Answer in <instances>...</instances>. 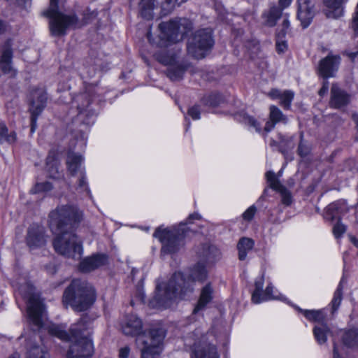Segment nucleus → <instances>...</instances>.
<instances>
[{"mask_svg": "<svg viewBox=\"0 0 358 358\" xmlns=\"http://www.w3.org/2000/svg\"><path fill=\"white\" fill-rule=\"evenodd\" d=\"M20 294L27 299V314L32 331L25 336L26 358H50V354L43 343L41 333L46 329L50 336L71 343L66 352L67 358H90L94 354L92 339L85 334L89 327L90 318L85 314L80 320L71 326L69 332L65 327L50 324L44 327L43 315L44 305L39 296L33 292V287L27 283L18 287Z\"/></svg>", "mask_w": 358, "mask_h": 358, "instance_id": "nucleus-1", "label": "nucleus"}, {"mask_svg": "<svg viewBox=\"0 0 358 358\" xmlns=\"http://www.w3.org/2000/svg\"><path fill=\"white\" fill-rule=\"evenodd\" d=\"M49 218L51 231L56 234L53 241L55 251L69 258H80L83 248L74 230L83 220V211L76 206L63 205L51 211Z\"/></svg>", "mask_w": 358, "mask_h": 358, "instance_id": "nucleus-2", "label": "nucleus"}, {"mask_svg": "<svg viewBox=\"0 0 358 358\" xmlns=\"http://www.w3.org/2000/svg\"><path fill=\"white\" fill-rule=\"evenodd\" d=\"M208 272L203 263L198 262L190 270L186 279L181 272H175L166 282L157 284L154 301L158 306L168 308L178 299H184L194 291V282H203Z\"/></svg>", "mask_w": 358, "mask_h": 358, "instance_id": "nucleus-3", "label": "nucleus"}, {"mask_svg": "<svg viewBox=\"0 0 358 358\" xmlns=\"http://www.w3.org/2000/svg\"><path fill=\"white\" fill-rule=\"evenodd\" d=\"M143 324L136 315L128 316L122 326L125 335L137 336L136 343L141 349V358H157L162 351V345L166 336L163 328H151L148 331H142Z\"/></svg>", "mask_w": 358, "mask_h": 358, "instance_id": "nucleus-4", "label": "nucleus"}, {"mask_svg": "<svg viewBox=\"0 0 358 358\" xmlns=\"http://www.w3.org/2000/svg\"><path fill=\"white\" fill-rule=\"evenodd\" d=\"M97 15L96 10H91L87 8L83 13L81 21H79L76 14L66 15L59 12L58 0H50L49 9L43 12V15L50 18V31L55 36H64L69 29H76L90 23Z\"/></svg>", "mask_w": 358, "mask_h": 358, "instance_id": "nucleus-5", "label": "nucleus"}, {"mask_svg": "<svg viewBox=\"0 0 358 358\" xmlns=\"http://www.w3.org/2000/svg\"><path fill=\"white\" fill-rule=\"evenodd\" d=\"M96 298L94 287L81 279L73 280L63 294V302L77 312L85 311L90 308Z\"/></svg>", "mask_w": 358, "mask_h": 358, "instance_id": "nucleus-6", "label": "nucleus"}, {"mask_svg": "<svg viewBox=\"0 0 358 358\" xmlns=\"http://www.w3.org/2000/svg\"><path fill=\"white\" fill-rule=\"evenodd\" d=\"M158 28L159 30L158 36L152 38L151 32L148 31V39L150 43L157 47H166L171 43L181 41L184 35L192 29V23L186 18L172 20L160 23Z\"/></svg>", "mask_w": 358, "mask_h": 358, "instance_id": "nucleus-7", "label": "nucleus"}, {"mask_svg": "<svg viewBox=\"0 0 358 358\" xmlns=\"http://www.w3.org/2000/svg\"><path fill=\"white\" fill-rule=\"evenodd\" d=\"M187 222H181L178 227L171 229L158 227L153 236L158 238L162 243V254H173L177 252L183 245L182 241L189 231L186 227Z\"/></svg>", "mask_w": 358, "mask_h": 358, "instance_id": "nucleus-8", "label": "nucleus"}, {"mask_svg": "<svg viewBox=\"0 0 358 358\" xmlns=\"http://www.w3.org/2000/svg\"><path fill=\"white\" fill-rule=\"evenodd\" d=\"M213 45L212 31L208 28L199 29L189 39L187 46V52L195 59H202Z\"/></svg>", "mask_w": 358, "mask_h": 358, "instance_id": "nucleus-9", "label": "nucleus"}, {"mask_svg": "<svg viewBox=\"0 0 358 358\" xmlns=\"http://www.w3.org/2000/svg\"><path fill=\"white\" fill-rule=\"evenodd\" d=\"M178 0H141L140 13L145 20H151L154 15V10L160 9L159 14L162 16L169 14L175 7Z\"/></svg>", "mask_w": 358, "mask_h": 358, "instance_id": "nucleus-10", "label": "nucleus"}, {"mask_svg": "<svg viewBox=\"0 0 358 358\" xmlns=\"http://www.w3.org/2000/svg\"><path fill=\"white\" fill-rule=\"evenodd\" d=\"M47 95L43 89H36L31 92L29 110L31 112V131L36 127L37 117L41 113L46 105Z\"/></svg>", "mask_w": 358, "mask_h": 358, "instance_id": "nucleus-11", "label": "nucleus"}, {"mask_svg": "<svg viewBox=\"0 0 358 358\" xmlns=\"http://www.w3.org/2000/svg\"><path fill=\"white\" fill-rule=\"evenodd\" d=\"M351 95L336 83L331 87L329 106L330 108L344 110L351 102Z\"/></svg>", "mask_w": 358, "mask_h": 358, "instance_id": "nucleus-12", "label": "nucleus"}, {"mask_svg": "<svg viewBox=\"0 0 358 358\" xmlns=\"http://www.w3.org/2000/svg\"><path fill=\"white\" fill-rule=\"evenodd\" d=\"M26 243L31 250L45 245L46 236L44 227L36 224L31 225L27 229Z\"/></svg>", "mask_w": 358, "mask_h": 358, "instance_id": "nucleus-13", "label": "nucleus"}, {"mask_svg": "<svg viewBox=\"0 0 358 358\" xmlns=\"http://www.w3.org/2000/svg\"><path fill=\"white\" fill-rule=\"evenodd\" d=\"M266 178L269 187L280 193L282 203L286 206H290L293 201L292 193L276 178L275 173L272 171H267Z\"/></svg>", "mask_w": 358, "mask_h": 358, "instance_id": "nucleus-14", "label": "nucleus"}, {"mask_svg": "<svg viewBox=\"0 0 358 358\" xmlns=\"http://www.w3.org/2000/svg\"><path fill=\"white\" fill-rule=\"evenodd\" d=\"M341 57L338 55H329L320 60L318 71L324 78L334 77L340 64Z\"/></svg>", "mask_w": 358, "mask_h": 358, "instance_id": "nucleus-15", "label": "nucleus"}, {"mask_svg": "<svg viewBox=\"0 0 358 358\" xmlns=\"http://www.w3.org/2000/svg\"><path fill=\"white\" fill-rule=\"evenodd\" d=\"M192 358H220L216 347L208 343L205 338L195 343L192 353Z\"/></svg>", "mask_w": 358, "mask_h": 358, "instance_id": "nucleus-16", "label": "nucleus"}, {"mask_svg": "<svg viewBox=\"0 0 358 358\" xmlns=\"http://www.w3.org/2000/svg\"><path fill=\"white\" fill-rule=\"evenodd\" d=\"M349 211L345 200H338L334 201L327 206L324 214V218L329 222H334L336 220H339L343 215Z\"/></svg>", "mask_w": 358, "mask_h": 358, "instance_id": "nucleus-17", "label": "nucleus"}, {"mask_svg": "<svg viewBox=\"0 0 358 358\" xmlns=\"http://www.w3.org/2000/svg\"><path fill=\"white\" fill-rule=\"evenodd\" d=\"M314 5L311 0H298L297 17L303 28L310 24L314 15Z\"/></svg>", "mask_w": 358, "mask_h": 358, "instance_id": "nucleus-18", "label": "nucleus"}, {"mask_svg": "<svg viewBox=\"0 0 358 358\" xmlns=\"http://www.w3.org/2000/svg\"><path fill=\"white\" fill-rule=\"evenodd\" d=\"M108 263V256L103 254H96L84 259L80 262L79 269L84 273L92 271Z\"/></svg>", "mask_w": 358, "mask_h": 358, "instance_id": "nucleus-19", "label": "nucleus"}, {"mask_svg": "<svg viewBox=\"0 0 358 358\" xmlns=\"http://www.w3.org/2000/svg\"><path fill=\"white\" fill-rule=\"evenodd\" d=\"M268 96L272 99H280V105L285 110H289L294 99V93L292 90L282 92L278 89H271L268 93Z\"/></svg>", "mask_w": 358, "mask_h": 358, "instance_id": "nucleus-20", "label": "nucleus"}, {"mask_svg": "<svg viewBox=\"0 0 358 358\" xmlns=\"http://www.w3.org/2000/svg\"><path fill=\"white\" fill-rule=\"evenodd\" d=\"M288 119L285 115L275 106L272 105L269 107V120L266 122L264 131L269 132L278 123L287 124Z\"/></svg>", "mask_w": 358, "mask_h": 358, "instance_id": "nucleus-21", "label": "nucleus"}, {"mask_svg": "<svg viewBox=\"0 0 358 358\" xmlns=\"http://www.w3.org/2000/svg\"><path fill=\"white\" fill-rule=\"evenodd\" d=\"M348 0H323L327 17L338 18L343 15V4Z\"/></svg>", "mask_w": 358, "mask_h": 358, "instance_id": "nucleus-22", "label": "nucleus"}, {"mask_svg": "<svg viewBox=\"0 0 358 358\" xmlns=\"http://www.w3.org/2000/svg\"><path fill=\"white\" fill-rule=\"evenodd\" d=\"M12 58V41L10 39H8L2 47V54L0 57V68L4 73L10 72Z\"/></svg>", "mask_w": 358, "mask_h": 358, "instance_id": "nucleus-23", "label": "nucleus"}, {"mask_svg": "<svg viewBox=\"0 0 358 358\" xmlns=\"http://www.w3.org/2000/svg\"><path fill=\"white\" fill-rule=\"evenodd\" d=\"M78 101H82V103H79L78 106L79 115H81L85 113L87 117V120L84 122V123L88 125L92 124L94 120L92 117L95 115V113L90 109L88 110V107L90 104L89 96L86 94H82L78 97Z\"/></svg>", "mask_w": 358, "mask_h": 358, "instance_id": "nucleus-24", "label": "nucleus"}, {"mask_svg": "<svg viewBox=\"0 0 358 358\" xmlns=\"http://www.w3.org/2000/svg\"><path fill=\"white\" fill-rule=\"evenodd\" d=\"M213 299V288L210 284H207L201 289L199 301L193 310V314H196L203 310Z\"/></svg>", "mask_w": 358, "mask_h": 358, "instance_id": "nucleus-25", "label": "nucleus"}, {"mask_svg": "<svg viewBox=\"0 0 358 358\" xmlns=\"http://www.w3.org/2000/svg\"><path fill=\"white\" fill-rule=\"evenodd\" d=\"M83 161V158L82 155L73 152H69L68 153L66 163L67 170L71 176H74L76 174Z\"/></svg>", "mask_w": 358, "mask_h": 358, "instance_id": "nucleus-26", "label": "nucleus"}, {"mask_svg": "<svg viewBox=\"0 0 358 358\" xmlns=\"http://www.w3.org/2000/svg\"><path fill=\"white\" fill-rule=\"evenodd\" d=\"M199 256L207 262L213 263L220 258V250L213 245H203L202 246V252H199Z\"/></svg>", "mask_w": 358, "mask_h": 358, "instance_id": "nucleus-27", "label": "nucleus"}, {"mask_svg": "<svg viewBox=\"0 0 358 358\" xmlns=\"http://www.w3.org/2000/svg\"><path fill=\"white\" fill-rule=\"evenodd\" d=\"M255 245V242L252 238L243 237L237 244L238 250V259L241 261L245 260L248 252L251 250Z\"/></svg>", "mask_w": 358, "mask_h": 358, "instance_id": "nucleus-28", "label": "nucleus"}, {"mask_svg": "<svg viewBox=\"0 0 358 358\" xmlns=\"http://www.w3.org/2000/svg\"><path fill=\"white\" fill-rule=\"evenodd\" d=\"M330 333V329L326 324L316 325L313 329V334L317 342L322 345L327 342V336Z\"/></svg>", "mask_w": 358, "mask_h": 358, "instance_id": "nucleus-29", "label": "nucleus"}, {"mask_svg": "<svg viewBox=\"0 0 358 358\" xmlns=\"http://www.w3.org/2000/svg\"><path fill=\"white\" fill-rule=\"evenodd\" d=\"M342 342L347 348H354L358 345V331L356 329L345 331L342 335Z\"/></svg>", "mask_w": 358, "mask_h": 358, "instance_id": "nucleus-30", "label": "nucleus"}, {"mask_svg": "<svg viewBox=\"0 0 358 358\" xmlns=\"http://www.w3.org/2000/svg\"><path fill=\"white\" fill-rule=\"evenodd\" d=\"M46 167L49 176L52 178L56 179L60 177L59 172V162L55 157L49 155L46 159Z\"/></svg>", "mask_w": 358, "mask_h": 358, "instance_id": "nucleus-31", "label": "nucleus"}, {"mask_svg": "<svg viewBox=\"0 0 358 358\" xmlns=\"http://www.w3.org/2000/svg\"><path fill=\"white\" fill-rule=\"evenodd\" d=\"M185 71L186 69L182 65L170 66L166 71V76L172 81H178L182 78Z\"/></svg>", "mask_w": 358, "mask_h": 358, "instance_id": "nucleus-32", "label": "nucleus"}, {"mask_svg": "<svg viewBox=\"0 0 358 358\" xmlns=\"http://www.w3.org/2000/svg\"><path fill=\"white\" fill-rule=\"evenodd\" d=\"M343 279H341L336 290L334 292V297L331 301L332 313H333L338 310V307L341 305L342 299H343Z\"/></svg>", "mask_w": 358, "mask_h": 358, "instance_id": "nucleus-33", "label": "nucleus"}, {"mask_svg": "<svg viewBox=\"0 0 358 358\" xmlns=\"http://www.w3.org/2000/svg\"><path fill=\"white\" fill-rule=\"evenodd\" d=\"M299 310L303 313V315L310 321L320 322L324 320V315L321 310Z\"/></svg>", "mask_w": 358, "mask_h": 358, "instance_id": "nucleus-34", "label": "nucleus"}, {"mask_svg": "<svg viewBox=\"0 0 358 358\" xmlns=\"http://www.w3.org/2000/svg\"><path fill=\"white\" fill-rule=\"evenodd\" d=\"M202 101L206 106L216 107L222 103L224 99L220 94H210L203 97Z\"/></svg>", "mask_w": 358, "mask_h": 358, "instance_id": "nucleus-35", "label": "nucleus"}, {"mask_svg": "<svg viewBox=\"0 0 358 358\" xmlns=\"http://www.w3.org/2000/svg\"><path fill=\"white\" fill-rule=\"evenodd\" d=\"M264 278L261 277L259 279L257 280L255 282V289L252 294V301L255 303H261L260 295L263 292L264 287Z\"/></svg>", "mask_w": 358, "mask_h": 358, "instance_id": "nucleus-36", "label": "nucleus"}, {"mask_svg": "<svg viewBox=\"0 0 358 358\" xmlns=\"http://www.w3.org/2000/svg\"><path fill=\"white\" fill-rule=\"evenodd\" d=\"M155 57L159 62L164 65H170L175 62V56L173 55H169L164 50L156 52L155 54Z\"/></svg>", "mask_w": 358, "mask_h": 358, "instance_id": "nucleus-37", "label": "nucleus"}, {"mask_svg": "<svg viewBox=\"0 0 358 358\" xmlns=\"http://www.w3.org/2000/svg\"><path fill=\"white\" fill-rule=\"evenodd\" d=\"M0 136L1 139L9 143H14L16 140L15 133L14 131L8 133L7 127L3 123L0 124Z\"/></svg>", "mask_w": 358, "mask_h": 358, "instance_id": "nucleus-38", "label": "nucleus"}, {"mask_svg": "<svg viewBox=\"0 0 358 358\" xmlns=\"http://www.w3.org/2000/svg\"><path fill=\"white\" fill-rule=\"evenodd\" d=\"M77 190L80 192H85L86 194L90 197L92 196L85 172H80V178L78 179V182L77 185Z\"/></svg>", "mask_w": 358, "mask_h": 358, "instance_id": "nucleus-39", "label": "nucleus"}, {"mask_svg": "<svg viewBox=\"0 0 358 358\" xmlns=\"http://www.w3.org/2000/svg\"><path fill=\"white\" fill-rule=\"evenodd\" d=\"M286 32L282 30L280 31L276 34V50L278 53H283L287 50V45L283 38L285 36Z\"/></svg>", "mask_w": 358, "mask_h": 358, "instance_id": "nucleus-40", "label": "nucleus"}, {"mask_svg": "<svg viewBox=\"0 0 358 358\" xmlns=\"http://www.w3.org/2000/svg\"><path fill=\"white\" fill-rule=\"evenodd\" d=\"M281 15L282 10L280 8L276 7L271 8L268 15L267 24L271 27L274 26Z\"/></svg>", "mask_w": 358, "mask_h": 358, "instance_id": "nucleus-41", "label": "nucleus"}, {"mask_svg": "<svg viewBox=\"0 0 358 358\" xmlns=\"http://www.w3.org/2000/svg\"><path fill=\"white\" fill-rule=\"evenodd\" d=\"M273 287L271 285H268L265 290H263L260 295L261 302L265 301H269L273 299H280L285 300V299L282 296H275L273 295Z\"/></svg>", "mask_w": 358, "mask_h": 358, "instance_id": "nucleus-42", "label": "nucleus"}, {"mask_svg": "<svg viewBox=\"0 0 358 358\" xmlns=\"http://www.w3.org/2000/svg\"><path fill=\"white\" fill-rule=\"evenodd\" d=\"M346 231V226L341 222V217L333 227V234L336 238H339Z\"/></svg>", "mask_w": 358, "mask_h": 358, "instance_id": "nucleus-43", "label": "nucleus"}, {"mask_svg": "<svg viewBox=\"0 0 358 358\" xmlns=\"http://www.w3.org/2000/svg\"><path fill=\"white\" fill-rule=\"evenodd\" d=\"M302 136H303V135H301V138H302ZM297 151H298V154L301 157H306L307 155H308V154L310 153V148L309 145L304 143V142L302 141V139H301V141L298 146Z\"/></svg>", "mask_w": 358, "mask_h": 358, "instance_id": "nucleus-44", "label": "nucleus"}, {"mask_svg": "<svg viewBox=\"0 0 358 358\" xmlns=\"http://www.w3.org/2000/svg\"><path fill=\"white\" fill-rule=\"evenodd\" d=\"M52 189V185L49 182L37 183L34 187V192H48Z\"/></svg>", "mask_w": 358, "mask_h": 358, "instance_id": "nucleus-45", "label": "nucleus"}, {"mask_svg": "<svg viewBox=\"0 0 358 358\" xmlns=\"http://www.w3.org/2000/svg\"><path fill=\"white\" fill-rule=\"evenodd\" d=\"M257 212V208L252 205L249 207L242 215L243 219L245 221H251Z\"/></svg>", "mask_w": 358, "mask_h": 358, "instance_id": "nucleus-46", "label": "nucleus"}, {"mask_svg": "<svg viewBox=\"0 0 358 358\" xmlns=\"http://www.w3.org/2000/svg\"><path fill=\"white\" fill-rule=\"evenodd\" d=\"M245 122L249 124L251 127H253L256 131H261V127L260 124L257 122V120L252 117V116H246L245 117Z\"/></svg>", "mask_w": 358, "mask_h": 358, "instance_id": "nucleus-47", "label": "nucleus"}, {"mask_svg": "<svg viewBox=\"0 0 358 358\" xmlns=\"http://www.w3.org/2000/svg\"><path fill=\"white\" fill-rule=\"evenodd\" d=\"M187 113L193 120H199L200 118V110L198 106L189 108Z\"/></svg>", "mask_w": 358, "mask_h": 358, "instance_id": "nucleus-48", "label": "nucleus"}, {"mask_svg": "<svg viewBox=\"0 0 358 358\" xmlns=\"http://www.w3.org/2000/svg\"><path fill=\"white\" fill-rule=\"evenodd\" d=\"M130 349L129 347L126 346L122 348L119 352V357L120 358H128L129 355Z\"/></svg>", "mask_w": 358, "mask_h": 358, "instance_id": "nucleus-49", "label": "nucleus"}, {"mask_svg": "<svg viewBox=\"0 0 358 358\" xmlns=\"http://www.w3.org/2000/svg\"><path fill=\"white\" fill-rule=\"evenodd\" d=\"M329 90V82L328 81H324L322 87L319 90V95L321 96H323L324 94H326Z\"/></svg>", "mask_w": 358, "mask_h": 358, "instance_id": "nucleus-50", "label": "nucleus"}, {"mask_svg": "<svg viewBox=\"0 0 358 358\" xmlns=\"http://www.w3.org/2000/svg\"><path fill=\"white\" fill-rule=\"evenodd\" d=\"M292 2V0H279V5L282 8L288 7Z\"/></svg>", "mask_w": 358, "mask_h": 358, "instance_id": "nucleus-51", "label": "nucleus"}, {"mask_svg": "<svg viewBox=\"0 0 358 358\" xmlns=\"http://www.w3.org/2000/svg\"><path fill=\"white\" fill-rule=\"evenodd\" d=\"M201 216L198 213L190 214L187 218L188 223H191L193 220H199Z\"/></svg>", "mask_w": 358, "mask_h": 358, "instance_id": "nucleus-52", "label": "nucleus"}, {"mask_svg": "<svg viewBox=\"0 0 358 358\" xmlns=\"http://www.w3.org/2000/svg\"><path fill=\"white\" fill-rule=\"evenodd\" d=\"M282 29L280 31H282L284 30L286 33H287V30L289 29V22L287 19H285L282 22Z\"/></svg>", "mask_w": 358, "mask_h": 358, "instance_id": "nucleus-53", "label": "nucleus"}, {"mask_svg": "<svg viewBox=\"0 0 358 358\" xmlns=\"http://www.w3.org/2000/svg\"><path fill=\"white\" fill-rule=\"evenodd\" d=\"M333 352H334V358H341L338 353L336 344L335 343H334Z\"/></svg>", "mask_w": 358, "mask_h": 358, "instance_id": "nucleus-54", "label": "nucleus"}, {"mask_svg": "<svg viewBox=\"0 0 358 358\" xmlns=\"http://www.w3.org/2000/svg\"><path fill=\"white\" fill-rule=\"evenodd\" d=\"M350 242L357 248H358V239L352 236H350Z\"/></svg>", "mask_w": 358, "mask_h": 358, "instance_id": "nucleus-55", "label": "nucleus"}, {"mask_svg": "<svg viewBox=\"0 0 358 358\" xmlns=\"http://www.w3.org/2000/svg\"><path fill=\"white\" fill-rule=\"evenodd\" d=\"M358 55V51L355 52H350L348 54V56L352 59H354L355 57Z\"/></svg>", "mask_w": 358, "mask_h": 358, "instance_id": "nucleus-56", "label": "nucleus"}, {"mask_svg": "<svg viewBox=\"0 0 358 358\" xmlns=\"http://www.w3.org/2000/svg\"><path fill=\"white\" fill-rule=\"evenodd\" d=\"M4 31V25L1 21H0V34Z\"/></svg>", "mask_w": 358, "mask_h": 358, "instance_id": "nucleus-57", "label": "nucleus"}, {"mask_svg": "<svg viewBox=\"0 0 358 358\" xmlns=\"http://www.w3.org/2000/svg\"><path fill=\"white\" fill-rule=\"evenodd\" d=\"M8 358H20V355L18 353H14Z\"/></svg>", "mask_w": 358, "mask_h": 358, "instance_id": "nucleus-58", "label": "nucleus"}, {"mask_svg": "<svg viewBox=\"0 0 358 358\" xmlns=\"http://www.w3.org/2000/svg\"><path fill=\"white\" fill-rule=\"evenodd\" d=\"M275 176L276 178H277L278 180H279V179H278V178H279V177H280V176H282V171H280L278 173V174H277V175H275Z\"/></svg>", "mask_w": 358, "mask_h": 358, "instance_id": "nucleus-59", "label": "nucleus"}, {"mask_svg": "<svg viewBox=\"0 0 358 358\" xmlns=\"http://www.w3.org/2000/svg\"><path fill=\"white\" fill-rule=\"evenodd\" d=\"M264 194H267V189H264Z\"/></svg>", "mask_w": 358, "mask_h": 358, "instance_id": "nucleus-60", "label": "nucleus"}, {"mask_svg": "<svg viewBox=\"0 0 358 358\" xmlns=\"http://www.w3.org/2000/svg\"><path fill=\"white\" fill-rule=\"evenodd\" d=\"M189 124H187V127H186V131L188 130V128H189Z\"/></svg>", "mask_w": 358, "mask_h": 358, "instance_id": "nucleus-61", "label": "nucleus"}, {"mask_svg": "<svg viewBox=\"0 0 358 358\" xmlns=\"http://www.w3.org/2000/svg\"><path fill=\"white\" fill-rule=\"evenodd\" d=\"M273 144H275V141H273L272 143H271V145H272Z\"/></svg>", "mask_w": 358, "mask_h": 358, "instance_id": "nucleus-62", "label": "nucleus"}, {"mask_svg": "<svg viewBox=\"0 0 358 358\" xmlns=\"http://www.w3.org/2000/svg\"><path fill=\"white\" fill-rule=\"evenodd\" d=\"M357 256H358V252H357Z\"/></svg>", "mask_w": 358, "mask_h": 358, "instance_id": "nucleus-63", "label": "nucleus"}]
</instances>
